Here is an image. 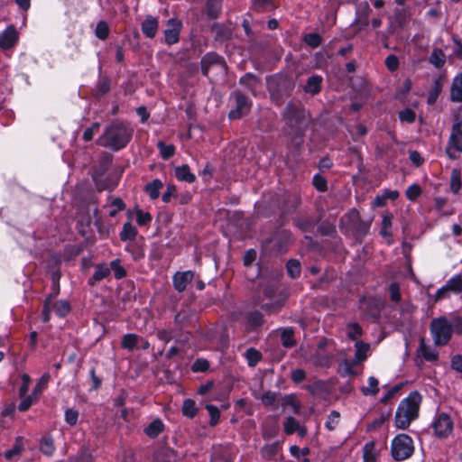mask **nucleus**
<instances>
[{"label": "nucleus", "mask_w": 462, "mask_h": 462, "mask_svg": "<svg viewBox=\"0 0 462 462\" xmlns=\"http://www.w3.org/2000/svg\"><path fill=\"white\" fill-rule=\"evenodd\" d=\"M282 119L285 124L283 132L290 144L299 149L303 143L310 122L309 113L300 102L290 101L282 112Z\"/></svg>", "instance_id": "nucleus-1"}, {"label": "nucleus", "mask_w": 462, "mask_h": 462, "mask_svg": "<svg viewBox=\"0 0 462 462\" xmlns=\"http://www.w3.org/2000/svg\"><path fill=\"white\" fill-rule=\"evenodd\" d=\"M134 128L127 122L115 121L107 125L101 136L97 139V144L118 152L132 140Z\"/></svg>", "instance_id": "nucleus-2"}, {"label": "nucleus", "mask_w": 462, "mask_h": 462, "mask_svg": "<svg viewBox=\"0 0 462 462\" xmlns=\"http://www.w3.org/2000/svg\"><path fill=\"white\" fill-rule=\"evenodd\" d=\"M422 397L417 391L411 392L401 401L394 417L395 427L401 430L407 429L412 420L419 416L420 404Z\"/></svg>", "instance_id": "nucleus-3"}, {"label": "nucleus", "mask_w": 462, "mask_h": 462, "mask_svg": "<svg viewBox=\"0 0 462 462\" xmlns=\"http://www.w3.org/2000/svg\"><path fill=\"white\" fill-rule=\"evenodd\" d=\"M267 90L273 103L281 106L285 99L289 97L294 88L293 79L288 76L275 74L266 78Z\"/></svg>", "instance_id": "nucleus-4"}, {"label": "nucleus", "mask_w": 462, "mask_h": 462, "mask_svg": "<svg viewBox=\"0 0 462 462\" xmlns=\"http://www.w3.org/2000/svg\"><path fill=\"white\" fill-rule=\"evenodd\" d=\"M445 154L450 161H457L462 155V106L453 113V124L448 138Z\"/></svg>", "instance_id": "nucleus-5"}, {"label": "nucleus", "mask_w": 462, "mask_h": 462, "mask_svg": "<svg viewBox=\"0 0 462 462\" xmlns=\"http://www.w3.org/2000/svg\"><path fill=\"white\" fill-rule=\"evenodd\" d=\"M372 219L362 220L359 211L356 208L349 209L340 219V228L346 224L352 234L358 239H363L370 230Z\"/></svg>", "instance_id": "nucleus-6"}, {"label": "nucleus", "mask_w": 462, "mask_h": 462, "mask_svg": "<svg viewBox=\"0 0 462 462\" xmlns=\"http://www.w3.org/2000/svg\"><path fill=\"white\" fill-rule=\"evenodd\" d=\"M430 330L434 344L438 346L448 345L451 339L452 325L445 316L433 319L430 324Z\"/></svg>", "instance_id": "nucleus-7"}, {"label": "nucleus", "mask_w": 462, "mask_h": 462, "mask_svg": "<svg viewBox=\"0 0 462 462\" xmlns=\"http://www.w3.org/2000/svg\"><path fill=\"white\" fill-rule=\"evenodd\" d=\"M412 439L405 433L396 435L391 443V455L395 461H403L413 455Z\"/></svg>", "instance_id": "nucleus-8"}, {"label": "nucleus", "mask_w": 462, "mask_h": 462, "mask_svg": "<svg viewBox=\"0 0 462 462\" xmlns=\"http://www.w3.org/2000/svg\"><path fill=\"white\" fill-rule=\"evenodd\" d=\"M230 99L234 101L235 106L228 113L229 119H240L251 111L253 102L241 90L236 89L232 91L230 94Z\"/></svg>", "instance_id": "nucleus-9"}, {"label": "nucleus", "mask_w": 462, "mask_h": 462, "mask_svg": "<svg viewBox=\"0 0 462 462\" xmlns=\"http://www.w3.org/2000/svg\"><path fill=\"white\" fill-rule=\"evenodd\" d=\"M431 428L436 437L447 439L453 431V420L448 414L439 412L435 415Z\"/></svg>", "instance_id": "nucleus-10"}, {"label": "nucleus", "mask_w": 462, "mask_h": 462, "mask_svg": "<svg viewBox=\"0 0 462 462\" xmlns=\"http://www.w3.org/2000/svg\"><path fill=\"white\" fill-rule=\"evenodd\" d=\"M201 73L208 77L209 69L213 67H218L223 73L227 72V64L223 56L215 51L206 53L200 60Z\"/></svg>", "instance_id": "nucleus-11"}, {"label": "nucleus", "mask_w": 462, "mask_h": 462, "mask_svg": "<svg viewBox=\"0 0 462 462\" xmlns=\"http://www.w3.org/2000/svg\"><path fill=\"white\" fill-rule=\"evenodd\" d=\"M359 309L366 317L377 319L380 317L383 303L375 297H362L359 300Z\"/></svg>", "instance_id": "nucleus-12"}, {"label": "nucleus", "mask_w": 462, "mask_h": 462, "mask_svg": "<svg viewBox=\"0 0 462 462\" xmlns=\"http://www.w3.org/2000/svg\"><path fill=\"white\" fill-rule=\"evenodd\" d=\"M181 29L182 22L180 19H169L167 21V29L163 32L165 43L169 46L178 43Z\"/></svg>", "instance_id": "nucleus-13"}, {"label": "nucleus", "mask_w": 462, "mask_h": 462, "mask_svg": "<svg viewBox=\"0 0 462 462\" xmlns=\"http://www.w3.org/2000/svg\"><path fill=\"white\" fill-rule=\"evenodd\" d=\"M272 240L274 252L282 254L287 252L289 246L293 243V236L291 231L283 229L277 231Z\"/></svg>", "instance_id": "nucleus-14"}, {"label": "nucleus", "mask_w": 462, "mask_h": 462, "mask_svg": "<svg viewBox=\"0 0 462 462\" xmlns=\"http://www.w3.org/2000/svg\"><path fill=\"white\" fill-rule=\"evenodd\" d=\"M19 35L16 28L14 25H10L0 33V48L9 50L17 43Z\"/></svg>", "instance_id": "nucleus-15"}, {"label": "nucleus", "mask_w": 462, "mask_h": 462, "mask_svg": "<svg viewBox=\"0 0 462 462\" xmlns=\"http://www.w3.org/2000/svg\"><path fill=\"white\" fill-rule=\"evenodd\" d=\"M194 275L195 273L191 270L175 273L172 276L174 289L178 292L184 291L187 288V285L192 282Z\"/></svg>", "instance_id": "nucleus-16"}, {"label": "nucleus", "mask_w": 462, "mask_h": 462, "mask_svg": "<svg viewBox=\"0 0 462 462\" xmlns=\"http://www.w3.org/2000/svg\"><path fill=\"white\" fill-rule=\"evenodd\" d=\"M113 162V155L109 152H104L98 162V164L94 167L92 178L97 183L98 180L109 170Z\"/></svg>", "instance_id": "nucleus-17"}, {"label": "nucleus", "mask_w": 462, "mask_h": 462, "mask_svg": "<svg viewBox=\"0 0 462 462\" xmlns=\"http://www.w3.org/2000/svg\"><path fill=\"white\" fill-rule=\"evenodd\" d=\"M159 28V22L152 15H146L141 24L142 32L149 39H153Z\"/></svg>", "instance_id": "nucleus-18"}, {"label": "nucleus", "mask_w": 462, "mask_h": 462, "mask_svg": "<svg viewBox=\"0 0 462 462\" xmlns=\"http://www.w3.org/2000/svg\"><path fill=\"white\" fill-rule=\"evenodd\" d=\"M323 78L320 75H311L308 78L303 90L311 96L318 95L322 89Z\"/></svg>", "instance_id": "nucleus-19"}, {"label": "nucleus", "mask_w": 462, "mask_h": 462, "mask_svg": "<svg viewBox=\"0 0 462 462\" xmlns=\"http://www.w3.org/2000/svg\"><path fill=\"white\" fill-rule=\"evenodd\" d=\"M110 275V268L106 263H97L95 266L93 275L88 280V284L94 287L98 282L107 278Z\"/></svg>", "instance_id": "nucleus-20"}, {"label": "nucleus", "mask_w": 462, "mask_h": 462, "mask_svg": "<svg viewBox=\"0 0 462 462\" xmlns=\"http://www.w3.org/2000/svg\"><path fill=\"white\" fill-rule=\"evenodd\" d=\"M211 32L215 34L214 40L217 42H224L231 39L232 32L223 23H214L210 27Z\"/></svg>", "instance_id": "nucleus-21"}, {"label": "nucleus", "mask_w": 462, "mask_h": 462, "mask_svg": "<svg viewBox=\"0 0 462 462\" xmlns=\"http://www.w3.org/2000/svg\"><path fill=\"white\" fill-rule=\"evenodd\" d=\"M204 13L210 20L219 18L222 14V0H206Z\"/></svg>", "instance_id": "nucleus-22"}, {"label": "nucleus", "mask_w": 462, "mask_h": 462, "mask_svg": "<svg viewBox=\"0 0 462 462\" xmlns=\"http://www.w3.org/2000/svg\"><path fill=\"white\" fill-rule=\"evenodd\" d=\"M165 430V425L160 418L152 420L144 429V434L150 439H155Z\"/></svg>", "instance_id": "nucleus-23"}, {"label": "nucleus", "mask_w": 462, "mask_h": 462, "mask_svg": "<svg viewBox=\"0 0 462 462\" xmlns=\"http://www.w3.org/2000/svg\"><path fill=\"white\" fill-rule=\"evenodd\" d=\"M450 100L452 102H462V71L457 74L450 87Z\"/></svg>", "instance_id": "nucleus-24"}, {"label": "nucleus", "mask_w": 462, "mask_h": 462, "mask_svg": "<svg viewBox=\"0 0 462 462\" xmlns=\"http://www.w3.org/2000/svg\"><path fill=\"white\" fill-rule=\"evenodd\" d=\"M261 79L251 72L245 73L239 79V84L247 88L253 95H255L256 87L260 85Z\"/></svg>", "instance_id": "nucleus-25"}, {"label": "nucleus", "mask_w": 462, "mask_h": 462, "mask_svg": "<svg viewBox=\"0 0 462 462\" xmlns=\"http://www.w3.org/2000/svg\"><path fill=\"white\" fill-rule=\"evenodd\" d=\"M318 222L319 219L314 217H298L293 219V225L301 232H312Z\"/></svg>", "instance_id": "nucleus-26"}, {"label": "nucleus", "mask_w": 462, "mask_h": 462, "mask_svg": "<svg viewBox=\"0 0 462 462\" xmlns=\"http://www.w3.org/2000/svg\"><path fill=\"white\" fill-rule=\"evenodd\" d=\"M137 235V228L133 226L130 221H127L123 225L122 230L119 233V237L123 242H132L135 241Z\"/></svg>", "instance_id": "nucleus-27"}, {"label": "nucleus", "mask_w": 462, "mask_h": 462, "mask_svg": "<svg viewBox=\"0 0 462 462\" xmlns=\"http://www.w3.org/2000/svg\"><path fill=\"white\" fill-rule=\"evenodd\" d=\"M175 177L180 181L193 183L196 180V176L190 171L188 164H182L175 168Z\"/></svg>", "instance_id": "nucleus-28"}, {"label": "nucleus", "mask_w": 462, "mask_h": 462, "mask_svg": "<svg viewBox=\"0 0 462 462\" xmlns=\"http://www.w3.org/2000/svg\"><path fill=\"white\" fill-rule=\"evenodd\" d=\"M281 405L283 409L291 407L294 414H300L301 404L296 394L290 393L282 397Z\"/></svg>", "instance_id": "nucleus-29"}, {"label": "nucleus", "mask_w": 462, "mask_h": 462, "mask_svg": "<svg viewBox=\"0 0 462 462\" xmlns=\"http://www.w3.org/2000/svg\"><path fill=\"white\" fill-rule=\"evenodd\" d=\"M39 448L43 455L51 457L56 450L52 436L49 434L42 436L40 439Z\"/></svg>", "instance_id": "nucleus-30"}, {"label": "nucleus", "mask_w": 462, "mask_h": 462, "mask_svg": "<svg viewBox=\"0 0 462 462\" xmlns=\"http://www.w3.org/2000/svg\"><path fill=\"white\" fill-rule=\"evenodd\" d=\"M245 319L251 330H256L264 323L263 315L259 310L246 313Z\"/></svg>", "instance_id": "nucleus-31"}, {"label": "nucleus", "mask_w": 462, "mask_h": 462, "mask_svg": "<svg viewBox=\"0 0 462 462\" xmlns=\"http://www.w3.org/2000/svg\"><path fill=\"white\" fill-rule=\"evenodd\" d=\"M442 88H443L442 77L439 76L434 79L433 87L428 92L427 104L429 106H433L437 102V99L442 91Z\"/></svg>", "instance_id": "nucleus-32"}, {"label": "nucleus", "mask_w": 462, "mask_h": 462, "mask_svg": "<svg viewBox=\"0 0 462 462\" xmlns=\"http://www.w3.org/2000/svg\"><path fill=\"white\" fill-rule=\"evenodd\" d=\"M300 197L296 194L288 195L283 201L282 210L284 214H290L295 211L300 205Z\"/></svg>", "instance_id": "nucleus-33"}, {"label": "nucleus", "mask_w": 462, "mask_h": 462, "mask_svg": "<svg viewBox=\"0 0 462 462\" xmlns=\"http://www.w3.org/2000/svg\"><path fill=\"white\" fill-rule=\"evenodd\" d=\"M447 61L446 54L440 48H434L429 57V62L436 69H441Z\"/></svg>", "instance_id": "nucleus-34"}, {"label": "nucleus", "mask_w": 462, "mask_h": 462, "mask_svg": "<svg viewBox=\"0 0 462 462\" xmlns=\"http://www.w3.org/2000/svg\"><path fill=\"white\" fill-rule=\"evenodd\" d=\"M461 176H462V173H461L460 169L454 168L451 171L449 189L455 195L458 194L461 189V187H462Z\"/></svg>", "instance_id": "nucleus-35"}, {"label": "nucleus", "mask_w": 462, "mask_h": 462, "mask_svg": "<svg viewBox=\"0 0 462 462\" xmlns=\"http://www.w3.org/2000/svg\"><path fill=\"white\" fill-rule=\"evenodd\" d=\"M393 216L391 213H385L383 215L382 218V226L380 230V235L383 237L390 238L392 239L393 234H392V221H393ZM393 240H389L388 244H392Z\"/></svg>", "instance_id": "nucleus-36"}, {"label": "nucleus", "mask_w": 462, "mask_h": 462, "mask_svg": "<svg viewBox=\"0 0 462 462\" xmlns=\"http://www.w3.org/2000/svg\"><path fill=\"white\" fill-rule=\"evenodd\" d=\"M125 251L132 255L134 261H139L144 257V249L136 241L128 242L125 245Z\"/></svg>", "instance_id": "nucleus-37"}, {"label": "nucleus", "mask_w": 462, "mask_h": 462, "mask_svg": "<svg viewBox=\"0 0 462 462\" xmlns=\"http://www.w3.org/2000/svg\"><path fill=\"white\" fill-rule=\"evenodd\" d=\"M162 187V181L159 179H155L144 186V191L149 195L150 199L153 200L159 198L160 190Z\"/></svg>", "instance_id": "nucleus-38"}, {"label": "nucleus", "mask_w": 462, "mask_h": 462, "mask_svg": "<svg viewBox=\"0 0 462 462\" xmlns=\"http://www.w3.org/2000/svg\"><path fill=\"white\" fill-rule=\"evenodd\" d=\"M52 310L59 318H65L71 310V306L69 300H60L51 304Z\"/></svg>", "instance_id": "nucleus-39"}, {"label": "nucleus", "mask_w": 462, "mask_h": 462, "mask_svg": "<svg viewBox=\"0 0 462 462\" xmlns=\"http://www.w3.org/2000/svg\"><path fill=\"white\" fill-rule=\"evenodd\" d=\"M140 341V337L134 333L126 334L123 337L121 341V346L123 348L127 349L129 351H133L138 345Z\"/></svg>", "instance_id": "nucleus-40"}, {"label": "nucleus", "mask_w": 462, "mask_h": 462, "mask_svg": "<svg viewBox=\"0 0 462 462\" xmlns=\"http://www.w3.org/2000/svg\"><path fill=\"white\" fill-rule=\"evenodd\" d=\"M369 386L361 387L360 391L365 396H374L379 393V382L374 377L370 376L368 378Z\"/></svg>", "instance_id": "nucleus-41"}, {"label": "nucleus", "mask_w": 462, "mask_h": 462, "mask_svg": "<svg viewBox=\"0 0 462 462\" xmlns=\"http://www.w3.org/2000/svg\"><path fill=\"white\" fill-rule=\"evenodd\" d=\"M279 451V442L275 441L271 444H266L261 448V456L264 459H273Z\"/></svg>", "instance_id": "nucleus-42"}, {"label": "nucleus", "mask_w": 462, "mask_h": 462, "mask_svg": "<svg viewBox=\"0 0 462 462\" xmlns=\"http://www.w3.org/2000/svg\"><path fill=\"white\" fill-rule=\"evenodd\" d=\"M247 365L251 367L255 366L263 358L262 353L256 348L250 347L245 353Z\"/></svg>", "instance_id": "nucleus-43"}, {"label": "nucleus", "mask_w": 462, "mask_h": 462, "mask_svg": "<svg viewBox=\"0 0 462 462\" xmlns=\"http://www.w3.org/2000/svg\"><path fill=\"white\" fill-rule=\"evenodd\" d=\"M109 268L110 272L113 271L114 276L116 280H121L127 275L126 270L121 264V260L118 258L110 262Z\"/></svg>", "instance_id": "nucleus-44"}, {"label": "nucleus", "mask_w": 462, "mask_h": 462, "mask_svg": "<svg viewBox=\"0 0 462 462\" xmlns=\"http://www.w3.org/2000/svg\"><path fill=\"white\" fill-rule=\"evenodd\" d=\"M286 270L288 275L291 279H296L300 275L301 265L299 260L290 259L286 263Z\"/></svg>", "instance_id": "nucleus-45"}, {"label": "nucleus", "mask_w": 462, "mask_h": 462, "mask_svg": "<svg viewBox=\"0 0 462 462\" xmlns=\"http://www.w3.org/2000/svg\"><path fill=\"white\" fill-rule=\"evenodd\" d=\"M182 414L189 419L194 418L198 413L196 402L192 399H186L183 402L181 408Z\"/></svg>", "instance_id": "nucleus-46"}, {"label": "nucleus", "mask_w": 462, "mask_h": 462, "mask_svg": "<svg viewBox=\"0 0 462 462\" xmlns=\"http://www.w3.org/2000/svg\"><path fill=\"white\" fill-rule=\"evenodd\" d=\"M279 395L280 393L267 391L263 394H262V396L257 398L261 400L262 403L264 406H272L273 410H276L277 406L275 405V402Z\"/></svg>", "instance_id": "nucleus-47"}, {"label": "nucleus", "mask_w": 462, "mask_h": 462, "mask_svg": "<svg viewBox=\"0 0 462 462\" xmlns=\"http://www.w3.org/2000/svg\"><path fill=\"white\" fill-rule=\"evenodd\" d=\"M302 41L309 47L315 49L321 45L322 37L318 32H310L304 34Z\"/></svg>", "instance_id": "nucleus-48"}, {"label": "nucleus", "mask_w": 462, "mask_h": 462, "mask_svg": "<svg viewBox=\"0 0 462 462\" xmlns=\"http://www.w3.org/2000/svg\"><path fill=\"white\" fill-rule=\"evenodd\" d=\"M160 154L163 160H169L175 154V146L173 144H166L164 142L160 141L157 143Z\"/></svg>", "instance_id": "nucleus-49"}, {"label": "nucleus", "mask_w": 462, "mask_h": 462, "mask_svg": "<svg viewBox=\"0 0 462 462\" xmlns=\"http://www.w3.org/2000/svg\"><path fill=\"white\" fill-rule=\"evenodd\" d=\"M327 383L326 382L322 380H317L313 382L312 383H310L305 386V389L311 394V395H319L323 393L326 391Z\"/></svg>", "instance_id": "nucleus-50"}, {"label": "nucleus", "mask_w": 462, "mask_h": 462, "mask_svg": "<svg viewBox=\"0 0 462 462\" xmlns=\"http://www.w3.org/2000/svg\"><path fill=\"white\" fill-rule=\"evenodd\" d=\"M156 336L159 340L163 341L164 343H169L171 339L180 336V334L176 333V330L173 328H164L159 329L156 332Z\"/></svg>", "instance_id": "nucleus-51"}, {"label": "nucleus", "mask_w": 462, "mask_h": 462, "mask_svg": "<svg viewBox=\"0 0 462 462\" xmlns=\"http://www.w3.org/2000/svg\"><path fill=\"white\" fill-rule=\"evenodd\" d=\"M420 349L422 356L427 361H430V362L436 361L439 357L437 351L435 349H433L432 347L426 346L424 344L423 340L420 341Z\"/></svg>", "instance_id": "nucleus-52"}, {"label": "nucleus", "mask_w": 462, "mask_h": 462, "mask_svg": "<svg viewBox=\"0 0 462 462\" xmlns=\"http://www.w3.org/2000/svg\"><path fill=\"white\" fill-rule=\"evenodd\" d=\"M299 421L292 416H288L283 422V431L286 435H292L298 430Z\"/></svg>", "instance_id": "nucleus-53"}, {"label": "nucleus", "mask_w": 462, "mask_h": 462, "mask_svg": "<svg viewBox=\"0 0 462 462\" xmlns=\"http://www.w3.org/2000/svg\"><path fill=\"white\" fill-rule=\"evenodd\" d=\"M95 35L101 41H105L109 35V26L106 21H99L96 26Z\"/></svg>", "instance_id": "nucleus-54"}, {"label": "nucleus", "mask_w": 462, "mask_h": 462, "mask_svg": "<svg viewBox=\"0 0 462 462\" xmlns=\"http://www.w3.org/2000/svg\"><path fill=\"white\" fill-rule=\"evenodd\" d=\"M282 345L286 348H291L296 345L294 339L293 330L291 328H286L282 333Z\"/></svg>", "instance_id": "nucleus-55"}, {"label": "nucleus", "mask_w": 462, "mask_h": 462, "mask_svg": "<svg viewBox=\"0 0 462 462\" xmlns=\"http://www.w3.org/2000/svg\"><path fill=\"white\" fill-rule=\"evenodd\" d=\"M398 117L401 122L412 124L416 119V113L413 109L406 107L398 113Z\"/></svg>", "instance_id": "nucleus-56"}, {"label": "nucleus", "mask_w": 462, "mask_h": 462, "mask_svg": "<svg viewBox=\"0 0 462 462\" xmlns=\"http://www.w3.org/2000/svg\"><path fill=\"white\" fill-rule=\"evenodd\" d=\"M111 80L108 77H102L97 83L96 89L98 96H104L110 90Z\"/></svg>", "instance_id": "nucleus-57"}, {"label": "nucleus", "mask_w": 462, "mask_h": 462, "mask_svg": "<svg viewBox=\"0 0 462 462\" xmlns=\"http://www.w3.org/2000/svg\"><path fill=\"white\" fill-rule=\"evenodd\" d=\"M210 364L208 359L197 358L191 365V371L194 373H205L208 371Z\"/></svg>", "instance_id": "nucleus-58"}, {"label": "nucleus", "mask_w": 462, "mask_h": 462, "mask_svg": "<svg viewBox=\"0 0 462 462\" xmlns=\"http://www.w3.org/2000/svg\"><path fill=\"white\" fill-rule=\"evenodd\" d=\"M206 410L208 411L210 420H209V425L211 427L216 426L220 419V411L219 409L213 405V404H207Z\"/></svg>", "instance_id": "nucleus-59"}, {"label": "nucleus", "mask_w": 462, "mask_h": 462, "mask_svg": "<svg viewBox=\"0 0 462 462\" xmlns=\"http://www.w3.org/2000/svg\"><path fill=\"white\" fill-rule=\"evenodd\" d=\"M336 232V226L328 221H323L318 226V233L323 236H332Z\"/></svg>", "instance_id": "nucleus-60"}, {"label": "nucleus", "mask_w": 462, "mask_h": 462, "mask_svg": "<svg viewBox=\"0 0 462 462\" xmlns=\"http://www.w3.org/2000/svg\"><path fill=\"white\" fill-rule=\"evenodd\" d=\"M79 416V412L73 408H68L64 412V420L70 427H73L78 423Z\"/></svg>", "instance_id": "nucleus-61"}, {"label": "nucleus", "mask_w": 462, "mask_h": 462, "mask_svg": "<svg viewBox=\"0 0 462 462\" xmlns=\"http://www.w3.org/2000/svg\"><path fill=\"white\" fill-rule=\"evenodd\" d=\"M446 288L454 292H459L462 290V278L460 275H456L449 279L446 283Z\"/></svg>", "instance_id": "nucleus-62"}, {"label": "nucleus", "mask_w": 462, "mask_h": 462, "mask_svg": "<svg viewBox=\"0 0 462 462\" xmlns=\"http://www.w3.org/2000/svg\"><path fill=\"white\" fill-rule=\"evenodd\" d=\"M340 413L337 411H331L328 416V420L325 423L326 428L332 431L336 429L337 425L339 422Z\"/></svg>", "instance_id": "nucleus-63"}, {"label": "nucleus", "mask_w": 462, "mask_h": 462, "mask_svg": "<svg viewBox=\"0 0 462 462\" xmlns=\"http://www.w3.org/2000/svg\"><path fill=\"white\" fill-rule=\"evenodd\" d=\"M38 399L39 398L33 395L32 393L28 396H24V398L17 407L18 411L21 412L27 411L32 407V405L38 401Z\"/></svg>", "instance_id": "nucleus-64"}]
</instances>
